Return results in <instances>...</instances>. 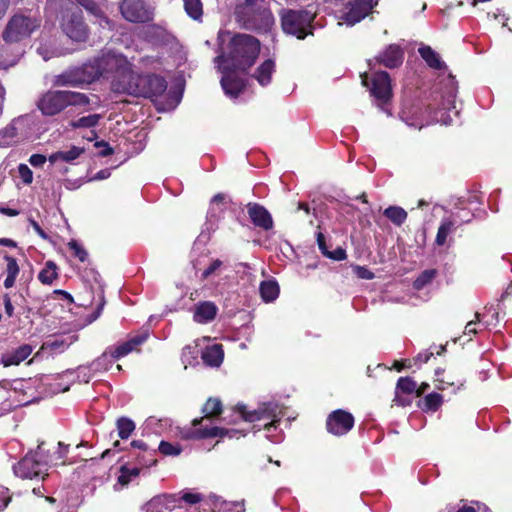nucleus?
<instances>
[{
	"mask_svg": "<svg viewBox=\"0 0 512 512\" xmlns=\"http://www.w3.org/2000/svg\"><path fill=\"white\" fill-rule=\"evenodd\" d=\"M418 52L429 67L437 70L445 67V63L441 60L439 54L436 53L430 46L420 47Z\"/></svg>",
	"mask_w": 512,
	"mask_h": 512,
	"instance_id": "obj_29",
	"label": "nucleus"
},
{
	"mask_svg": "<svg viewBox=\"0 0 512 512\" xmlns=\"http://www.w3.org/2000/svg\"><path fill=\"white\" fill-rule=\"evenodd\" d=\"M317 243H318V247L321 250L322 254L326 256L327 253L329 252V250L326 246L325 237L321 232H319L317 234Z\"/></svg>",
	"mask_w": 512,
	"mask_h": 512,
	"instance_id": "obj_62",
	"label": "nucleus"
},
{
	"mask_svg": "<svg viewBox=\"0 0 512 512\" xmlns=\"http://www.w3.org/2000/svg\"><path fill=\"white\" fill-rule=\"evenodd\" d=\"M167 90L166 80L155 74H136L130 69V96L150 98L160 112L174 110L181 101V95Z\"/></svg>",
	"mask_w": 512,
	"mask_h": 512,
	"instance_id": "obj_1",
	"label": "nucleus"
},
{
	"mask_svg": "<svg viewBox=\"0 0 512 512\" xmlns=\"http://www.w3.org/2000/svg\"><path fill=\"white\" fill-rule=\"evenodd\" d=\"M81 6H83L90 13L98 16L100 14V9L98 5L93 0H76Z\"/></svg>",
	"mask_w": 512,
	"mask_h": 512,
	"instance_id": "obj_51",
	"label": "nucleus"
},
{
	"mask_svg": "<svg viewBox=\"0 0 512 512\" xmlns=\"http://www.w3.org/2000/svg\"><path fill=\"white\" fill-rule=\"evenodd\" d=\"M326 257L336 261H341L347 257V254L343 248L337 247L334 251H329Z\"/></svg>",
	"mask_w": 512,
	"mask_h": 512,
	"instance_id": "obj_54",
	"label": "nucleus"
},
{
	"mask_svg": "<svg viewBox=\"0 0 512 512\" xmlns=\"http://www.w3.org/2000/svg\"><path fill=\"white\" fill-rule=\"evenodd\" d=\"M159 451L166 456H177L181 453V447L167 441H161L158 447Z\"/></svg>",
	"mask_w": 512,
	"mask_h": 512,
	"instance_id": "obj_44",
	"label": "nucleus"
},
{
	"mask_svg": "<svg viewBox=\"0 0 512 512\" xmlns=\"http://www.w3.org/2000/svg\"><path fill=\"white\" fill-rule=\"evenodd\" d=\"M150 335L148 326H143L136 336L130 338V352L136 349L138 345L144 343Z\"/></svg>",
	"mask_w": 512,
	"mask_h": 512,
	"instance_id": "obj_42",
	"label": "nucleus"
},
{
	"mask_svg": "<svg viewBox=\"0 0 512 512\" xmlns=\"http://www.w3.org/2000/svg\"><path fill=\"white\" fill-rule=\"evenodd\" d=\"M4 260L6 261V278L4 280V287L8 289L14 286L20 269L15 258L5 255Z\"/></svg>",
	"mask_w": 512,
	"mask_h": 512,
	"instance_id": "obj_30",
	"label": "nucleus"
},
{
	"mask_svg": "<svg viewBox=\"0 0 512 512\" xmlns=\"http://www.w3.org/2000/svg\"><path fill=\"white\" fill-rule=\"evenodd\" d=\"M225 199L226 195L223 193H218L210 201V207L208 210V218L209 219H217L218 214L225 211Z\"/></svg>",
	"mask_w": 512,
	"mask_h": 512,
	"instance_id": "obj_32",
	"label": "nucleus"
},
{
	"mask_svg": "<svg viewBox=\"0 0 512 512\" xmlns=\"http://www.w3.org/2000/svg\"><path fill=\"white\" fill-rule=\"evenodd\" d=\"M78 337L76 335H65L47 340L43 344V348L53 353H61L65 351L70 345L76 342Z\"/></svg>",
	"mask_w": 512,
	"mask_h": 512,
	"instance_id": "obj_26",
	"label": "nucleus"
},
{
	"mask_svg": "<svg viewBox=\"0 0 512 512\" xmlns=\"http://www.w3.org/2000/svg\"><path fill=\"white\" fill-rule=\"evenodd\" d=\"M181 500L188 504H196L202 500V496L198 493L183 492L179 497V501Z\"/></svg>",
	"mask_w": 512,
	"mask_h": 512,
	"instance_id": "obj_49",
	"label": "nucleus"
},
{
	"mask_svg": "<svg viewBox=\"0 0 512 512\" xmlns=\"http://www.w3.org/2000/svg\"><path fill=\"white\" fill-rule=\"evenodd\" d=\"M110 477H115L116 482L113 485L114 491H120L128 485V463L123 462L118 466L110 468Z\"/></svg>",
	"mask_w": 512,
	"mask_h": 512,
	"instance_id": "obj_27",
	"label": "nucleus"
},
{
	"mask_svg": "<svg viewBox=\"0 0 512 512\" xmlns=\"http://www.w3.org/2000/svg\"><path fill=\"white\" fill-rule=\"evenodd\" d=\"M384 215L396 226H401L407 219V212L399 206H389Z\"/></svg>",
	"mask_w": 512,
	"mask_h": 512,
	"instance_id": "obj_34",
	"label": "nucleus"
},
{
	"mask_svg": "<svg viewBox=\"0 0 512 512\" xmlns=\"http://www.w3.org/2000/svg\"><path fill=\"white\" fill-rule=\"evenodd\" d=\"M87 95L69 90H49L37 101V107L45 116H54L69 106H86Z\"/></svg>",
	"mask_w": 512,
	"mask_h": 512,
	"instance_id": "obj_7",
	"label": "nucleus"
},
{
	"mask_svg": "<svg viewBox=\"0 0 512 512\" xmlns=\"http://www.w3.org/2000/svg\"><path fill=\"white\" fill-rule=\"evenodd\" d=\"M186 13L194 20L199 21L203 16V5L201 0H183Z\"/></svg>",
	"mask_w": 512,
	"mask_h": 512,
	"instance_id": "obj_35",
	"label": "nucleus"
},
{
	"mask_svg": "<svg viewBox=\"0 0 512 512\" xmlns=\"http://www.w3.org/2000/svg\"><path fill=\"white\" fill-rule=\"evenodd\" d=\"M135 137L137 138V141L135 142V153L138 154L140 153L144 147H145V137H146V134L143 133L142 131L138 132Z\"/></svg>",
	"mask_w": 512,
	"mask_h": 512,
	"instance_id": "obj_58",
	"label": "nucleus"
},
{
	"mask_svg": "<svg viewBox=\"0 0 512 512\" xmlns=\"http://www.w3.org/2000/svg\"><path fill=\"white\" fill-rule=\"evenodd\" d=\"M260 52V42L257 38L248 34L234 35L226 50L215 58L218 64H223L245 72L256 61Z\"/></svg>",
	"mask_w": 512,
	"mask_h": 512,
	"instance_id": "obj_2",
	"label": "nucleus"
},
{
	"mask_svg": "<svg viewBox=\"0 0 512 512\" xmlns=\"http://www.w3.org/2000/svg\"><path fill=\"white\" fill-rule=\"evenodd\" d=\"M475 317H476V320H472V321H469L466 326H465V334H476L477 333V330H476V323L477 321L479 320V314L476 313L475 314Z\"/></svg>",
	"mask_w": 512,
	"mask_h": 512,
	"instance_id": "obj_61",
	"label": "nucleus"
},
{
	"mask_svg": "<svg viewBox=\"0 0 512 512\" xmlns=\"http://www.w3.org/2000/svg\"><path fill=\"white\" fill-rule=\"evenodd\" d=\"M123 448L120 447V442L118 439H115L114 442H113V447L112 448H109V449H106L103 454H102V458H106L112 454H115L116 452H119L121 451Z\"/></svg>",
	"mask_w": 512,
	"mask_h": 512,
	"instance_id": "obj_60",
	"label": "nucleus"
},
{
	"mask_svg": "<svg viewBox=\"0 0 512 512\" xmlns=\"http://www.w3.org/2000/svg\"><path fill=\"white\" fill-rule=\"evenodd\" d=\"M354 273L361 279L371 280L374 278V273L363 266H355Z\"/></svg>",
	"mask_w": 512,
	"mask_h": 512,
	"instance_id": "obj_52",
	"label": "nucleus"
},
{
	"mask_svg": "<svg viewBox=\"0 0 512 512\" xmlns=\"http://www.w3.org/2000/svg\"><path fill=\"white\" fill-rule=\"evenodd\" d=\"M455 229V221L451 219H443L436 235L435 242L437 245L442 246L446 243L447 237Z\"/></svg>",
	"mask_w": 512,
	"mask_h": 512,
	"instance_id": "obj_33",
	"label": "nucleus"
},
{
	"mask_svg": "<svg viewBox=\"0 0 512 512\" xmlns=\"http://www.w3.org/2000/svg\"><path fill=\"white\" fill-rule=\"evenodd\" d=\"M313 21L314 14L307 10H286L281 15L283 31L298 39H304L308 34H312Z\"/></svg>",
	"mask_w": 512,
	"mask_h": 512,
	"instance_id": "obj_10",
	"label": "nucleus"
},
{
	"mask_svg": "<svg viewBox=\"0 0 512 512\" xmlns=\"http://www.w3.org/2000/svg\"><path fill=\"white\" fill-rule=\"evenodd\" d=\"M218 308L211 301L200 302L195 306L193 318L198 323H208L216 317Z\"/></svg>",
	"mask_w": 512,
	"mask_h": 512,
	"instance_id": "obj_23",
	"label": "nucleus"
},
{
	"mask_svg": "<svg viewBox=\"0 0 512 512\" xmlns=\"http://www.w3.org/2000/svg\"><path fill=\"white\" fill-rule=\"evenodd\" d=\"M362 84L366 86L371 96L378 102V106H383L392 98V86L389 74L385 71H379L368 77L362 76Z\"/></svg>",
	"mask_w": 512,
	"mask_h": 512,
	"instance_id": "obj_13",
	"label": "nucleus"
},
{
	"mask_svg": "<svg viewBox=\"0 0 512 512\" xmlns=\"http://www.w3.org/2000/svg\"><path fill=\"white\" fill-rule=\"evenodd\" d=\"M154 7L144 0H130V22L147 23L154 18Z\"/></svg>",
	"mask_w": 512,
	"mask_h": 512,
	"instance_id": "obj_20",
	"label": "nucleus"
},
{
	"mask_svg": "<svg viewBox=\"0 0 512 512\" xmlns=\"http://www.w3.org/2000/svg\"><path fill=\"white\" fill-rule=\"evenodd\" d=\"M224 352L222 346L214 344L207 347L202 353L204 363L212 367H219L223 362Z\"/></svg>",
	"mask_w": 512,
	"mask_h": 512,
	"instance_id": "obj_28",
	"label": "nucleus"
},
{
	"mask_svg": "<svg viewBox=\"0 0 512 512\" xmlns=\"http://www.w3.org/2000/svg\"><path fill=\"white\" fill-rule=\"evenodd\" d=\"M247 213L255 226L266 231L273 228L272 216L264 206L258 203H248Z\"/></svg>",
	"mask_w": 512,
	"mask_h": 512,
	"instance_id": "obj_19",
	"label": "nucleus"
},
{
	"mask_svg": "<svg viewBox=\"0 0 512 512\" xmlns=\"http://www.w3.org/2000/svg\"><path fill=\"white\" fill-rule=\"evenodd\" d=\"M163 496L169 498L163 500L165 510H173L179 502V496L177 494H163Z\"/></svg>",
	"mask_w": 512,
	"mask_h": 512,
	"instance_id": "obj_53",
	"label": "nucleus"
},
{
	"mask_svg": "<svg viewBox=\"0 0 512 512\" xmlns=\"http://www.w3.org/2000/svg\"><path fill=\"white\" fill-rule=\"evenodd\" d=\"M275 72V62L272 59H267L261 63L252 77L263 87L269 85L272 81V75Z\"/></svg>",
	"mask_w": 512,
	"mask_h": 512,
	"instance_id": "obj_24",
	"label": "nucleus"
},
{
	"mask_svg": "<svg viewBox=\"0 0 512 512\" xmlns=\"http://www.w3.org/2000/svg\"><path fill=\"white\" fill-rule=\"evenodd\" d=\"M3 302L5 313L7 314L8 317H12L14 314V307L8 294L4 295Z\"/></svg>",
	"mask_w": 512,
	"mask_h": 512,
	"instance_id": "obj_59",
	"label": "nucleus"
},
{
	"mask_svg": "<svg viewBox=\"0 0 512 512\" xmlns=\"http://www.w3.org/2000/svg\"><path fill=\"white\" fill-rule=\"evenodd\" d=\"M155 454V450H151L149 453H148V456H149V459H146V456L144 455L142 457V460L139 461V463L144 466V467H149L151 465H154L156 463V459L153 458Z\"/></svg>",
	"mask_w": 512,
	"mask_h": 512,
	"instance_id": "obj_63",
	"label": "nucleus"
},
{
	"mask_svg": "<svg viewBox=\"0 0 512 512\" xmlns=\"http://www.w3.org/2000/svg\"><path fill=\"white\" fill-rule=\"evenodd\" d=\"M81 6H83L90 13L98 16L100 14V9L98 5L93 0H76Z\"/></svg>",
	"mask_w": 512,
	"mask_h": 512,
	"instance_id": "obj_50",
	"label": "nucleus"
},
{
	"mask_svg": "<svg viewBox=\"0 0 512 512\" xmlns=\"http://www.w3.org/2000/svg\"><path fill=\"white\" fill-rule=\"evenodd\" d=\"M102 76V70L96 57L80 67L67 70L58 75L54 83L57 86L83 87L93 83Z\"/></svg>",
	"mask_w": 512,
	"mask_h": 512,
	"instance_id": "obj_8",
	"label": "nucleus"
},
{
	"mask_svg": "<svg viewBox=\"0 0 512 512\" xmlns=\"http://www.w3.org/2000/svg\"><path fill=\"white\" fill-rule=\"evenodd\" d=\"M376 4L374 0H350L344 6L341 18L348 25H354L368 16Z\"/></svg>",
	"mask_w": 512,
	"mask_h": 512,
	"instance_id": "obj_15",
	"label": "nucleus"
},
{
	"mask_svg": "<svg viewBox=\"0 0 512 512\" xmlns=\"http://www.w3.org/2000/svg\"><path fill=\"white\" fill-rule=\"evenodd\" d=\"M14 473L21 478L33 479L42 477L47 471V461L41 452L40 446L35 452L28 453L14 467Z\"/></svg>",
	"mask_w": 512,
	"mask_h": 512,
	"instance_id": "obj_12",
	"label": "nucleus"
},
{
	"mask_svg": "<svg viewBox=\"0 0 512 512\" xmlns=\"http://www.w3.org/2000/svg\"><path fill=\"white\" fill-rule=\"evenodd\" d=\"M103 76L111 79V87L115 93H126L128 90V61L124 54L112 50L97 57Z\"/></svg>",
	"mask_w": 512,
	"mask_h": 512,
	"instance_id": "obj_6",
	"label": "nucleus"
},
{
	"mask_svg": "<svg viewBox=\"0 0 512 512\" xmlns=\"http://www.w3.org/2000/svg\"><path fill=\"white\" fill-rule=\"evenodd\" d=\"M132 34L154 46L171 44L175 37L165 27L159 24H148L134 28Z\"/></svg>",
	"mask_w": 512,
	"mask_h": 512,
	"instance_id": "obj_14",
	"label": "nucleus"
},
{
	"mask_svg": "<svg viewBox=\"0 0 512 512\" xmlns=\"http://www.w3.org/2000/svg\"><path fill=\"white\" fill-rule=\"evenodd\" d=\"M41 18L36 13L20 11L7 21L1 37L7 44L21 43L31 37L40 28Z\"/></svg>",
	"mask_w": 512,
	"mask_h": 512,
	"instance_id": "obj_5",
	"label": "nucleus"
},
{
	"mask_svg": "<svg viewBox=\"0 0 512 512\" xmlns=\"http://www.w3.org/2000/svg\"><path fill=\"white\" fill-rule=\"evenodd\" d=\"M202 412L204 413V417L199 419H194L192 422L193 428L190 429L185 435L188 439H206V438H214V437H223L229 433L228 430L219 427H207L202 426L197 428L198 425H201L205 418L215 417L221 414L222 412V402L218 398H209L205 403Z\"/></svg>",
	"mask_w": 512,
	"mask_h": 512,
	"instance_id": "obj_9",
	"label": "nucleus"
},
{
	"mask_svg": "<svg viewBox=\"0 0 512 512\" xmlns=\"http://www.w3.org/2000/svg\"><path fill=\"white\" fill-rule=\"evenodd\" d=\"M47 10L62 14L61 28L73 41L82 42L88 37V28L82 18L81 10L70 0H47Z\"/></svg>",
	"mask_w": 512,
	"mask_h": 512,
	"instance_id": "obj_3",
	"label": "nucleus"
},
{
	"mask_svg": "<svg viewBox=\"0 0 512 512\" xmlns=\"http://www.w3.org/2000/svg\"><path fill=\"white\" fill-rule=\"evenodd\" d=\"M127 354L128 342H123L116 347H110L99 358L94 360L89 367H79L77 369L78 377H82V380L88 383L92 376L91 372L107 370L108 362L112 363Z\"/></svg>",
	"mask_w": 512,
	"mask_h": 512,
	"instance_id": "obj_11",
	"label": "nucleus"
},
{
	"mask_svg": "<svg viewBox=\"0 0 512 512\" xmlns=\"http://www.w3.org/2000/svg\"><path fill=\"white\" fill-rule=\"evenodd\" d=\"M443 398L442 395L436 392H432L425 396L423 400V410L424 411H436L442 404Z\"/></svg>",
	"mask_w": 512,
	"mask_h": 512,
	"instance_id": "obj_38",
	"label": "nucleus"
},
{
	"mask_svg": "<svg viewBox=\"0 0 512 512\" xmlns=\"http://www.w3.org/2000/svg\"><path fill=\"white\" fill-rule=\"evenodd\" d=\"M111 438H121L126 440L128 438V418L121 417L117 421V429L110 434Z\"/></svg>",
	"mask_w": 512,
	"mask_h": 512,
	"instance_id": "obj_40",
	"label": "nucleus"
},
{
	"mask_svg": "<svg viewBox=\"0 0 512 512\" xmlns=\"http://www.w3.org/2000/svg\"><path fill=\"white\" fill-rule=\"evenodd\" d=\"M32 353V348L29 345H22L11 353H6L1 358V363L5 366L19 365L27 359Z\"/></svg>",
	"mask_w": 512,
	"mask_h": 512,
	"instance_id": "obj_25",
	"label": "nucleus"
},
{
	"mask_svg": "<svg viewBox=\"0 0 512 512\" xmlns=\"http://www.w3.org/2000/svg\"><path fill=\"white\" fill-rule=\"evenodd\" d=\"M280 407L277 403L274 402H268L261 405L257 410H254L249 413H244L242 411L243 417L246 421L253 422L255 420H259L262 418H273V420L265 424V429L270 430V427L275 426L276 420L275 418L280 414Z\"/></svg>",
	"mask_w": 512,
	"mask_h": 512,
	"instance_id": "obj_18",
	"label": "nucleus"
},
{
	"mask_svg": "<svg viewBox=\"0 0 512 512\" xmlns=\"http://www.w3.org/2000/svg\"><path fill=\"white\" fill-rule=\"evenodd\" d=\"M60 152L61 161L72 162L84 152V149L77 146H72L70 149Z\"/></svg>",
	"mask_w": 512,
	"mask_h": 512,
	"instance_id": "obj_45",
	"label": "nucleus"
},
{
	"mask_svg": "<svg viewBox=\"0 0 512 512\" xmlns=\"http://www.w3.org/2000/svg\"><path fill=\"white\" fill-rule=\"evenodd\" d=\"M29 223L34 229V231L43 239H47L48 235L45 233V231L40 227V225L33 219H29Z\"/></svg>",
	"mask_w": 512,
	"mask_h": 512,
	"instance_id": "obj_64",
	"label": "nucleus"
},
{
	"mask_svg": "<svg viewBox=\"0 0 512 512\" xmlns=\"http://www.w3.org/2000/svg\"><path fill=\"white\" fill-rule=\"evenodd\" d=\"M19 175L25 184H30L33 181V173L26 164H20L18 167Z\"/></svg>",
	"mask_w": 512,
	"mask_h": 512,
	"instance_id": "obj_47",
	"label": "nucleus"
},
{
	"mask_svg": "<svg viewBox=\"0 0 512 512\" xmlns=\"http://www.w3.org/2000/svg\"><path fill=\"white\" fill-rule=\"evenodd\" d=\"M404 51L396 44H390L382 53L376 57V61L383 66L393 69L403 63Z\"/></svg>",
	"mask_w": 512,
	"mask_h": 512,
	"instance_id": "obj_21",
	"label": "nucleus"
},
{
	"mask_svg": "<svg viewBox=\"0 0 512 512\" xmlns=\"http://www.w3.org/2000/svg\"><path fill=\"white\" fill-rule=\"evenodd\" d=\"M47 161L46 157L42 154H33L29 158V163L33 167H42Z\"/></svg>",
	"mask_w": 512,
	"mask_h": 512,
	"instance_id": "obj_57",
	"label": "nucleus"
},
{
	"mask_svg": "<svg viewBox=\"0 0 512 512\" xmlns=\"http://www.w3.org/2000/svg\"><path fill=\"white\" fill-rule=\"evenodd\" d=\"M57 276L58 274L56 264L52 261H48L46 262L45 267L40 271L38 279L43 284H52Z\"/></svg>",
	"mask_w": 512,
	"mask_h": 512,
	"instance_id": "obj_36",
	"label": "nucleus"
},
{
	"mask_svg": "<svg viewBox=\"0 0 512 512\" xmlns=\"http://www.w3.org/2000/svg\"><path fill=\"white\" fill-rule=\"evenodd\" d=\"M219 70L223 76L221 78V86L226 95L236 98L244 89V82L239 77L233 74V68L229 66L219 64Z\"/></svg>",
	"mask_w": 512,
	"mask_h": 512,
	"instance_id": "obj_17",
	"label": "nucleus"
},
{
	"mask_svg": "<svg viewBox=\"0 0 512 512\" xmlns=\"http://www.w3.org/2000/svg\"><path fill=\"white\" fill-rule=\"evenodd\" d=\"M164 499H168L167 497H164L163 494L154 496L150 501H148L143 509L146 512H162L165 510L164 506Z\"/></svg>",
	"mask_w": 512,
	"mask_h": 512,
	"instance_id": "obj_39",
	"label": "nucleus"
},
{
	"mask_svg": "<svg viewBox=\"0 0 512 512\" xmlns=\"http://www.w3.org/2000/svg\"><path fill=\"white\" fill-rule=\"evenodd\" d=\"M223 265V262L219 259H215L211 264L202 272V279H207L211 275L215 274L217 270Z\"/></svg>",
	"mask_w": 512,
	"mask_h": 512,
	"instance_id": "obj_48",
	"label": "nucleus"
},
{
	"mask_svg": "<svg viewBox=\"0 0 512 512\" xmlns=\"http://www.w3.org/2000/svg\"><path fill=\"white\" fill-rule=\"evenodd\" d=\"M10 502L9 491L6 487L0 486V511L7 507Z\"/></svg>",
	"mask_w": 512,
	"mask_h": 512,
	"instance_id": "obj_56",
	"label": "nucleus"
},
{
	"mask_svg": "<svg viewBox=\"0 0 512 512\" xmlns=\"http://www.w3.org/2000/svg\"><path fill=\"white\" fill-rule=\"evenodd\" d=\"M25 121V117L15 118L4 129L0 130V145H10L17 137L18 131L25 126Z\"/></svg>",
	"mask_w": 512,
	"mask_h": 512,
	"instance_id": "obj_22",
	"label": "nucleus"
},
{
	"mask_svg": "<svg viewBox=\"0 0 512 512\" xmlns=\"http://www.w3.org/2000/svg\"><path fill=\"white\" fill-rule=\"evenodd\" d=\"M234 14L236 21L247 30L267 32L274 23L265 0H244L236 6Z\"/></svg>",
	"mask_w": 512,
	"mask_h": 512,
	"instance_id": "obj_4",
	"label": "nucleus"
},
{
	"mask_svg": "<svg viewBox=\"0 0 512 512\" xmlns=\"http://www.w3.org/2000/svg\"><path fill=\"white\" fill-rule=\"evenodd\" d=\"M353 426V415L341 409L332 412L326 421L328 432L336 436H341L348 433L353 428Z\"/></svg>",
	"mask_w": 512,
	"mask_h": 512,
	"instance_id": "obj_16",
	"label": "nucleus"
},
{
	"mask_svg": "<svg viewBox=\"0 0 512 512\" xmlns=\"http://www.w3.org/2000/svg\"><path fill=\"white\" fill-rule=\"evenodd\" d=\"M100 119V115L98 114H92L85 117L79 118L77 121L73 122V126L76 128L80 127H94L98 124V121Z\"/></svg>",
	"mask_w": 512,
	"mask_h": 512,
	"instance_id": "obj_43",
	"label": "nucleus"
},
{
	"mask_svg": "<svg viewBox=\"0 0 512 512\" xmlns=\"http://www.w3.org/2000/svg\"><path fill=\"white\" fill-rule=\"evenodd\" d=\"M437 275L436 269H427L420 273L414 280L413 287L416 290L423 289L426 285L430 284Z\"/></svg>",
	"mask_w": 512,
	"mask_h": 512,
	"instance_id": "obj_37",
	"label": "nucleus"
},
{
	"mask_svg": "<svg viewBox=\"0 0 512 512\" xmlns=\"http://www.w3.org/2000/svg\"><path fill=\"white\" fill-rule=\"evenodd\" d=\"M69 248L73 251L74 255L80 260L85 261L87 258V252L85 249L77 242V241H70L68 243Z\"/></svg>",
	"mask_w": 512,
	"mask_h": 512,
	"instance_id": "obj_46",
	"label": "nucleus"
},
{
	"mask_svg": "<svg viewBox=\"0 0 512 512\" xmlns=\"http://www.w3.org/2000/svg\"><path fill=\"white\" fill-rule=\"evenodd\" d=\"M94 147L98 149L99 156H107L112 153V149L108 143L104 141H99L94 144Z\"/></svg>",
	"mask_w": 512,
	"mask_h": 512,
	"instance_id": "obj_55",
	"label": "nucleus"
},
{
	"mask_svg": "<svg viewBox=\"0 0 512 512\" xmlns=\"http://www.w3.org/2000/svg\"><path fill=\"white\" fill-rule=\"evenodd\" d=\"M417 383L410 377H401L398 379L396 389L403 393L411 394L415 392Z\"/></svg>",
	"mask_w": 512,
	"mask_h": 512,
	"instance_id": "obj_41",
	"label": "nucleus"
},
{
	"mask_svg": "<svg viewBox=\"0 0 512 512\" xmlns=\"http://www.w3.org/2000/svg\"><path fill=\"white\" fill-rule=\"evenodd\" d=\"M260 295L265 302L274 301L279 295V286L276 281L268 280L260 284Z\"/></svg>",
	"mask_w": 512,
	"mask_h": 512,
	"instance_id": "obj_31",
	"label": "nucleus"
}]
</instances>
